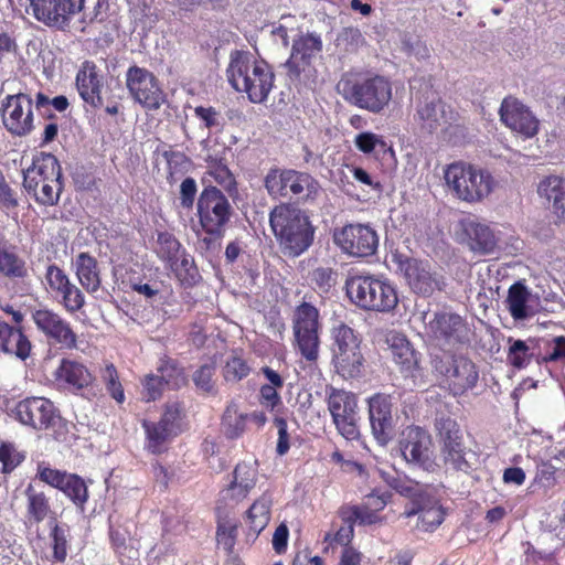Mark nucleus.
Masks as SVG:
<instances>
[{
	"label": "nucleus",
	"mask_w": 565,
	"mask_h": 565,
	"mask_svg": "<svg viewBox=\"0 0 565 565\" xmlns=\"http://www.w3.org/2000/svg\"><path fill=\"white\" fill-rule=\"evenodd\" d=\"M321 35L316 32L298 34L291 45L290 56L286 62L290 77L299 78L312 65L313 60L322 52Z\"/></svg>",
	"instance_id": "obj_23"
},
{
	"label": "nucleus",
	"mask_w": 565,
	"mask_h": 565,
	"mask_svg": "<svg viewBox=\"0 0 565 565\" xmlns=\"http://www.w3.org/2000/svg\"><path fill=\"white\" fill-rule=\"evenodd\" d=\"M250 366L247 361L237 352L227 358L222 369V375L227 383H238L250 374Z\"/></svg>",
	"instance_id": "obj_50"
},
{
	"label": "nucleus",
	"mask_w": 565,
	"mask_h": 565,
	"mask_svg": "<svg viewBox=\"0 0 565 565\" xmlns=\"http://www.w3.org/2000/svg\"><path fill=\"white\" fill-rule=\"evenodd\" d=\"M334 244L350 257L373 256L379 247V235L369 224H347L333 234Z\"/></svg>",
	"instance_id": "obj_16"
},
{
	"label": "nucleus",
	"mask_w": 565,
	"mask_h": 565,
	"mask_svg": "<svg viewBox=\"0 0 565 565\" xmlns=\"http://www.w3.org/2000/svg\"><path fill=\"white\" fill-rule=\"evenodd\" d=\"M161 286L162 282L157 280L152 282H130L131 290L137 292L138 295L143 296L147 301L151 303L158 302L164 305L167 301L162 295Z\"/></svg>",
	"instance_id": "obj_61"
},
{
	"label": "nucleus",
	"mask_w": 565,
	"mask_h": 565,
	"mask_svg": "<svg viewBox=\"0 0 565 565\" xmlns=\"http://www.w3.org/2000/svg\"><path fill=\"white\" fill-rule=\"evenodd\" d=\"M431 437L419 426H407L399 439V449L403 458L423 468H429L431 461Z\"/></svg>",
	"instance_id": "obj_24"
},
{
	"label": "nucleus",
	"mask_w": 565,
	"mask_h": 565,
	"mask_svg": "<svg viewBox=\"0 0 565 565\" xmlns=\"http://www.w3.org/2000/svg\"><path fill=\"white\" fill-rule=\"evenodd\" d=\"M462 230L468 237L472 250L490 254L495 249L497 237L488 224L468 218L462 221Z\"/></svg>",
	"instance_id": "obj_37"
},
{
	"label": "nucleus",
	"mask_w": 565,
	"mask_h": 565,
	"mask_svg": "<svg viewBox=\"0 0 565 565\" xmlns=\"http://www.w3.org/2000/svg\"><path fill=\"white\" fill-rule=\"evenodd\" d=\"M100 379L110 397L115 399L117 404H124L126 399L124 386L120 382L118 371L113 363H107L100 370Z\"/></svg>",
	"instance_id": "obj_54"
},
{
	"label": "nucleus",
	"mask_w": 565,
	"mask_h": 565,
	"mask_svg": "<svg viewBox=\"0 0 565 565\" xmlns=\"http://www.w3.org/2000/svg\"><path fill=\"white\" fill-rule=\"evenodd\" d=\"M392 488L403 497L411 500L407 508H413L419 504L424 498L430 492V487L422 484L411 479H395L392 483Z\"/></svg>",
	"instance_id": "obj_51"
},
{
	"label": "nucleus",
	"mask_w": 565,
	"mask_h": 565,
	"mask_svg": "<svg viewBox=\"0 0 565 565\" xmlns=\"http://www.w3.org/2000/svg\"><path fill=\"white\" fill-rule=\"evenodd\" d=\"M260 373L264 375L266 383H263L259 387L258 403L270 413L278 412L282 407L280 391L285 385V380L269 366L260 367Z\"/></svg>",
	"instance_id": "obj_32"
},
{
	"label": "nucleus",
	"mask_w": 565,
	"mask_h": 565,
	"mask_svg": "<svg viewBox=\"0 0 565 565\" xmlns=\"http://www.w3.org/2000/svg\"><path fill=\"white\" fill-rule=\"evenodd\" d=\"M206 171L202 182L215 183L231 198L238 195L237 181L230 170L226 159L222 154H207L205 158Z\"/></svg>",
	"instance_id": "obj_30"
},
{
	"label": "nucleus",
	"mask_w": 565,
	"mask_h": 565,
	"mask_svg": "<svg viewBox=\"0 0 565 565\" xmlns=\"http://www.w3.org/2000/svg\"><path fill=\"white\" fill-rule=\"evenodd\" d=\"M168 267L185 288L194 287L201 279L194 258L186 249L175 260H172Z\"/></svg>",
	"instance_id": "obj_41"
},
{
	"label": "nucleus",
	"mask_w": 565,
	"mask_h": 565,
	"mask_svg": "<svg viewBox=\"0 0 565 565\" xmlns=\"http://www.w3.org/2000/svg\"><path fill=\"white\" fill-rule=\"evenodd\" d=\"M32 344L20 328L0 321V353L11 354L21 360L29 358Z\"/></svg>",
	"instance_id": "obj_33"
},
{
	"label": "nucleus",
	"mask_w": 565,
	"mask_h": 565,
	"mask_svg": "<svg viewBox=\"0 0 565 565\" xmlns=\"http://www.w3.org/2000/svg\"><path fill=\"white\" fill-rule=\"evenodd\" d=\"M24 495L26 499L25 518L28 522L40 524L44 520L50 519V524H52L53 518H56V515L51 508L50 498L46 493L29 483L24 490Z\"/></svg>",
	"instance_id": "obj_34"
},
{
	"label": "nucleus",
	"mask_w": 565,
	"mask_h": 565,
	"mask_svg": "<svg viewBox=\"0 0 565 565\" xmlns=\"http://www.w3.org/2000/svg\"><path fill=\"white\" fill-rule=\"evenodd\" d=\"M3 127L14 137L29 136L34 129L33 100L30 95L18 93L2 100Z\"/></svg>",
	"instance_id": "obj_17"
},
{
	"label": "nucleus",
	"mask_w": 565,
	"mask_h": 565,
	"mask_svg": "<svg viewBox=\"0 0 565 565\" xmlns=\"http://www.w3.org/2000/svg\"><path fill=\"white\" fill-rule=\"evenodd\" d=\"M14 249L12 245L0 243V274L8 278L23 279L28 276V268Z\"/></svg>",
	"instance_id": "obj_43"
},
{
	"label": "nucleus",
	"mask_w": 565,
	"mask_h": 565,
	"mask_svg": "<svg viewBox=\"0 0 565 565\" xmlns=\"http://www.w3.org/2000/svg\"><path fill=\"white\" fill-rule=\"evenodd\" d=\"M435 428L444 463L456 471H467L470 465L460 425L450 416H440L436 418Z\"/></svg>",
	"instance_id": "obj_14"
},
{
	"label": "nucleus",
	"mask_w": 565,
	"mask_h": 565,
	"mask_svg": "<svg viewBox=\"0 0 565 565\" xmlns=\"http://www.w3.org/2000/svg\"><path fill=\"white\" fill-rule=\"evenodd\" d=\"M264 186L274 199H297L302 204L315 203L322 192L318 180L310 173L294 169H270Z\"/></svg>",
	"instance_id": "obj_7"
},
{
	"label": "nucleus",
	"mask_w": 565,
	"mask_h": 565,
	"mask_svg": "<svg viewBox=\"0 0 565 565\" xmlns=\"http://www.w3.org/2000/svg\"><path fill=\"white\" fill-rule=\"evenodd\" d=\"M386 343L392 359L402 373L414 375L418 369V353L413 348L407 337L397 331H390L386 334Z\"/></svg>",
	"instance_id": "obj_31"
},
{
	"label": "nucleus",
	"mask_w": 565,
	"mask_h": 565,
	"mask_svg": "<svg viewBox=\"0 0 565 565\" xmlns=\"http://www.w3.org/2000/svg\"><path fill=\"white\" fill-rule=\"evenodd\" d=\"M529 289L523 282L516 281L510 286L508 290L507 306L513 319L522 320L529 316Z\"/></svg>",
	"instance_id": "obj_45"
},
{
	"label": "nucleus",
	"mask_w": 565,
	"mask_h": 565,
	"mask_svg": "<svg viewBox=\"0 0 565 565\" xmlns=\"http://www.w3.org/2000/svg\"><path fill=\"white\" fill-rule=\"evenodd\" d=\"M398 267L408 286L415 294L424 297L433 295L438 282L430 271V266L427 262L405 257L404 259H399Z\"/></svg>",
	"instance_id": "obj_29"
},
{
	"label": "nucleus",
	"mask_w": 565,
	"mask_h": 565,
	"mask_svg": "<svg viewBox=\"0 0 565 565\" xmlns=\"http://www.w3.org/2000/svg\"><path fill=\"white\" fill-rule=\"evenodd\" d=\"M354 145L356 149L365 154L371 153L376 148L382 150L387 149V143L382 136H379L371 131H363L355 136Z\"/></svg>",
	"instance_id": "obj_62"
},
{
	"label": "nucleus",
	"mask_w": 565,
	"mask_h": 565,
	"mask_svg": "<svg viewBox=\"0 0 565 565\" xmlns=\"http://www.w3.org/2000/svg\"><path fill=\"white\" fill-rule=\"evenodd\" d=\"M71 279L63 268L55 263H49L44 271V284L46 290L52 295L62 288Z\"/></svg>",
	"instance_id": "obj_60"
},
{
	"label": "nucleus",
	"mask_w": 565,
	"mask_h": 565,
	"mask_svg": "<svg viewBox=\"0 0 565 565\" xmlns=\"http://www.w3.org/2000/svg\"><path fill=\"white\" fill-rule=\"evenodd\" d=\"M338 86L348 103L372 114L382 113L393 95L391 81L371 72L345 73Z\"/></svg>",
	"instance_id": "obj_4"
},
{
	"label": "nucleus",
	"mask_w": 565,
	"mask_h": 565,
	"mask_svg": "<svg viewBox=\"0 0 565 565\" xmlns=\"http://www.w3.org/2000/svg\"><path fill=\"white\" fill-rule=\"evenodd\" d=\"M23 186L39 205H56L64 189L57 158L46 152L34 156L32 164L23 169Z\"/></svg>",
	"instance_id": "obj_5"
},
{
	"label": "nucleus",
	"mask_w": 565,
	"mask_h": 565,
	"mask_svg": "<svg viewBox=\"0 0 565 565\" xmlns=\"http://www.w3.org/2000/svg\"><path fill=\"white\" fill-rule=\"evenodd\" d=\"M539 192L553 202L554 213L565 222V180L555 175L547 177L540 183Z\"/></svg>",
	"instance_id": "obj_39"
},
{
	"label": "nucleus",
	"mask_w": 565,
	"mask_h": 565,
	"mask_svg": "<svg viewBox=\"0 0 565 565\" xmlns=\"http://www.w3.org/2000/svg\"><path fill=\"white\" fill-rule=\"evenodd\" d=\"M256 481L257 469L247 462H238L233 471V480L226 488L227 497L235 502L245 500Z\"/></svg>",
	"instance_id": "obj_36"
},
{
	"label": "nucleus",
	"mask_w": 565,
	"mask_h": 565,
	"mask_svg": "<svg viewBox=\"0 0 565 565\" xmlns=\"http://www.w3.org/2000/svg\"><path fill=\"white\" fill-rule=\"evenodd\" d=\"M14 415L21 424L45 430L55 425L58 411L49 398L32 396L15 405Z\"/></svg>",
	"instance_id": "obj_22"
},
{
	"label": "nucleus",
	"mask_w": 565,
	"mask_h": 565,
	"mask_svg": "<svg viewBox=\"0 0 565 565\" xmlns=\"http://www.w3.org/2000/svg\"><path fill=\"white\" fill-rule=\"evenodd\" d=\"M327 406L338 433L347 440H358L360 415L358 395L343 388L327 387Z\"/></svg>",
	"instance_id": "obj_12"
},
{
	"label": "nucleus",
	"mask_w": 565,
	"mask_h": 565,
	"mask_svg": "<svg viewBox=\"0 0 565 565\" xmlns=\"http://www.w3.org/2000/svg\"><path fill=\"white\" fill-rule=\"evenodd\" d=\"M427 332L448 345H462L470 342L471 329L462 316L443 309L435 311L426 322Z\"/></svg>",
	"instance_id": "obj_18"
},
{
	"label": "nucleus",
	"mask_w": 565,
	"mask_h": 565,
	"mask_svg": "<svg viewBox=\"0 0 565 565\" xmlns=\"http://www.w3.org/2000/svg\"><path fill=\"white\" fill-rule=\"evenodd\" d=\"M125 84L131 99L148 111H157L168 102L159 78L146 67L129 66Z\"/></svg>",
	"instance_id": "obj_13"
},
{
	"label": "nucleus",
	"mask_w": 565,
	"mask_h": 565,
	"mask_svg": "<svg viewBox=\"0 0 565 565\" xmlns=\"http://www.w3.org/2000/svg\"><path fill=\"white\" fill-rule=\"evenodd\" d=\"M444 180L456 199L470 204L484 201L495 188V180L487 169L462 160L445 167Z\"/></svg>",
	"instance_id": "obj_6"
},
{
	"label": "nucleus",
	"mask_w": 565,
	"mask_h": 565,
	"mask_svg": "<svg viewBox=\"0 0 565 565\" xmlns=\"http://www.w3.org/2000/svg\"><path fill=\"white\" fill-rule=\"evenodd\" d=\"M271 499L267 494L256 499L246 511V522L256 534H259L270 521Z\"/></svg>",
	"instance_id": "obj_44"
},
{
	"label": "nucleus",
	"mask_w": 565,
	"mask_h": 565,
	"mask_svg": "<svg viewBox=\"0 0 565 565\" xmlns=\"http://www.w3.org/2000/svg\"><path fill=\"white\" fill-rule=\"evenodd\" d=\"M226 76L230 85L236 92L245 93L253 104L265 103L275 86L271 66L244 51L231 53Z\"/></svg>",
	"instance_id": "obj_2"
},
{
	"label": "nucleus",
	"mask_w": 565,
	"mask_h": 565,
	"mask_svg": "<svg viewBox=\"0 0 565 565\" xmlns=\"http://www.w3.org/2000/svg\"><path fill=\"white\" fill-rule=\"evenodd\" d=\"M404 513L408 518L419 514V525L426 532L434 531L445 519V511L431 492L419 504L406 508Z\"/></svg>",
	"instance_id": "obj_35"
},
{
	"label": "nucleus",
	"mask_w": 565,
	"mask_h": 565,
	"mask_svg": "<svg viewBox=\"0 0 565 565\" xmlns=\"http://www.w3.org/2000/svg\"><path fill=\"white\" fill-rule=\"evenodd\" d=\"M180 241L175 235L168 231H160L157 233V241L154 245V253L160 260L168 266L172 260H175L183 252Z\"/></svg>",
	"instance_id": "obj_46"
},
{
	"label": "nucleus",
	"mask_w": 565,
	"mask_h": 565,
	"mask_svg": "<svg viewBox=\"0 0 565 565\" xmlns=\"http://www.w3.org/2000/svg\"><path fill=\"white\" fill-rule=\"evenodd\" d=\"M75 274L81 286L89 294L96 292L102 285L98 263L88 253L82 252L75 259Z\"/></svg>",
	"instance_id": "obj_38"
},
{
	"label": "nucleus",
	"mask_w": 565,
	"mask_h": 565,
	"mask_svg": "<svg viewBox=\"0 0 565 565\" xmlns=\"http://www.w3.org/2000/svg\"><path fill=\"white\" fill-rule=\"evenodd\" d=\"M25 460V454L19 451L14 444L0 443V472L9 475Z\"/></svg>",
	"instance_id": "obj_57"
},
{
	"label": "nucleus",
	"mask_w": 565,
	"mask_h": 565,
	"mask_svg": "<svg viewBox=\"0 0 565 565\" xmlns=\"http://www.w3.org/2000/svg\"><path fill=\"white\" fill-rule=\"evenodd\" d=\"M53 296L68 313L81 311L86 302L83 291L71 280L55 291Z\"/></svg>",
	"instance_id": "obj_49"
},
{
	"label": "nucleus",
	"mask_w": 565,
	"mask_h": 565,
	"mask_svg": "<svg viewBox=\"0 0 565 565\" xmlns=\"http://www.w3.org/2000/svg\"><path fill=\"white\" fill-rule=\"evenodd\" d=\"M32 321L49 343L58 344L66 350L77 349L78 337L76 332L71 323L53 309H35L32 312Z\"/></svg>",
	"instance_id": "obj_20"
},
{
	"label": "nucleus",
	"mask_w": 565,
	"mask_h": 565,
	"mask_svg": "<svg viewBox=\"0 0 565 565\" xmlns=\"http://www.w3.org/2000/svg\"><path fill=\"white\" fill-rule=\"evenodd\" d=\"M342 521L353 522L359 525H373L382 523L384 518L377 512L367 509L363 503L355 505H342L339 510Z\"/></svg>",
	"instance_id": "obj_48"
},
{
	"label": "nucleus",
	"mask_w": 565,
	"mask_h": 565,
	"mask_svg": "<svg viewBox=\"0 0 565 565\" xmlns=\"http://www.w3.org/2000/svg\"><path fill=\"white\" fill-rule=\"evenodd\" d=\"M142 427L146 433L147 449L154 455L164 452L167 443L177 437V435L164 427L160 422L145 419Z\"/></svg>",
	"instance_id": "obj_42"
},
{
	"label": "nucleus",
	"mask_w": 565,
	"mask_h": 565,
	"mask_svg": "<svg viewBox=\"0 0 565 565\" xmlns=\"http://www.w3.org/2000/svg\"><path fill=\"white\" fill-rule=\"evenodd\" d=\"M194 116L203 122L205 128L210 130H222L225 125V120L221 113L212 106H196L194 108Z\"/></svg>",
	"instance_id": "obj_63"
},
{
	"label": "nucleus",
	"mask_w": 565,
	"mask_h": 565,
	"mask_svg": "<svg viewBox=\"0 0 565 565\" xmlns=\"http://www.w3.org/2000/svg\"><path fill=\"white\" fill-rule=\"evenodd\" d=\"M507 360L511 366L518 370L525 369L532 360L530 348L523 340H515L509 347Z\"/></svg>",
	"instance_id": "obj_58"
},
{
	"label": "nucleus",
	"mask_w": 565,
	"mask_h": 565,
	"mask_svg": "<svg viewBox=\"0 0 565 565\" xmlns=\"http://www.w3.org/2000/svg\"><path fill=\"white\" fill-rule=\"evenodd\" d=\"M369 418L374 438L386 445L393 436V402L388 394L376 393L367 398Z\"/></svg>",
	"instance_id": "obj_27"
},
{
	"label": "nucleus",
	"mask_w": 565,
	"mask_h": 565,
	"mask_svg": "<svg viewBox=\"0 0 565 565\" xmlns=\"http://www.w3.org/2000/svg\"><path fill=\"white\" fill-rule=\"evenodd\" d=\"M50 526L52 557L57 563H64L68 550V527L66 525H60L56 518H53V523L50 524Z\"/></svg>",
	"instance_id": "obj_52"
},
{
	"label": "nucleus",
	"mask_w": 565,
	"mask_h": 565,
	"mask_svg": "<svg viewBox=\"0 0 565 565\" xmlns=\"http://www.w3.org/2000/svg\"><path fill=\"white\" fill-rule=\"evenodd\" d=\"M35 478L45 484L60 490L77 508L84 510V507L88 501V488L81 476L52 468L46 462L42 461L38 463Z\"/></svg>",
	"instance_id": "obj_19"
},
{
	"label": "nucleus",
	"mask_w": 565,
	"mask_h": 565,
	"mask_svg": "<svg viewBox=\"0 0 565 565\" xmlns=\"http://www.w3.org/2000/svg\"><path fill=\"white\" fill-rule=\"evenodd\" d=\"M167 164L166 180L170 185L175 184L192 168L193 161L184 152L173 150L171 147L161 152Z\"/></svg>",
	"instance_id": "obj_40"
},
{
	"label": "nucleus",
	"mask_w": 565,
	"mask_h": 565,
	"mask_svg": "<svg viewBox=\"0 0 565 565\" xmlns=\"http://www.w3.org/2000/svg\"><path fill=\"white\" fill-rule=\"evenodd\" d=\"M33 18L50 28L68 26L72 18L84 9L85 0H28Z\"/></svg>",
	"instance_id": "obj_21"
},
{
	"label": "nucleus",
	"mask_w": 565,
	"mask_h": 565,
	"mask_svg": "<svg viewBox=\"0 0 565 565\" xmlns=\"http://www.w3.org/2000/svg\"><path fill=\"white\" fill-rule=\"evenodd\" d=\"M185 412L182 403L172 402L163 406V412L158 422L169 428L174 435L179 436L183 431V419Z\"/></svg>",
	"instance_id": "obj_55"
},
{
	"label": "nucleus",
	"mask_w": 565,
	"mask_h": 565,
	"mask_svg": "<svg viewBox=\"0 0 565 565\" xmlns=\"http://www.w3.org/2000/svg\"><path fill=\"white\" fill-rule=\"evenodd\" d=\"M444 103L441 98L436 97L417 107V116L424 127L429 130L439 126L440 119L444 118Z\"/></svg>",
	"instance_id": "obj_53"
},
{
	"label": "nucleus",
	"mask_w": 565,
	"mask_h": 565,
	"mask_svg": "<svg viewBox=\"0 0 565 565\" xmlns=\"http://www.w3.org/2000/svg\"><path fill=\"white\" fill-rule=\"evenodd\" d=\"M332 364L343 379H355L362 373L364 356L362 354V335L344 322L331 329Z\"/></svg>",
	"instance_id": "obj_8"
},
{
	"label": "nucleus",
	"mask_w": 565,
	"mask_h": 565,
	"mask_svg": "<svg viewBox=\"0 0 565 565\" xmlns=\"http://www.w3.org/2000/svg\"><path fill=\"white\" fill-rule=\"evenodd\" d=\"M349 301L365 312L393 313L398 306V290L384 275L356 273L349 275L344 282Z\"/></svg>",
	"instance_id": "obj_1"
},
{
	"label": "nucleus",
	"mask_w": 565,
	"mask_h": 565,
	"mask_svg": "<svg viewBox=\"0 0 565 565\" xmlns=\"http://www.w3.org/2000/svg\"><path fill=\"white\" fill-rule=\"evenodd\" d=\"M53 376L60 387L73 394L81 395L89 401L100 396L96 376L87 365L77 360L63 358Z\"/></svg>",
	"instance_id": "obj_15"
},
{
	"label": "nucleus",
	"mask_w": 565,
	"mask_h": 565,
	"mask_svg": "<svg viewBox=\"0 0 565 565\" xmlns=\"http://www.w3.org/2000/svg\"><path fill=\"white\" fill-rule=\"evenodd\" d=\"M215 371V362H210L201 365L198 370L193 372L192 381L198 391L206 395H213L216 393L214 380Z\"/></svg>",
	"instance_id": "obj_56"
},
{
	"label": "nucleus",
	"mask_w": 565,
	"mask_h": 565,
	"mask_svg": "<svg viewBox=\"0 0 565 565\" xmlns=\"http://www.w3.org/2000/svg\"><path fill=\"white\" fill-rule=\"evenodd\" d=\"M322 324L320 313L310 302H301L292 317L294 348L308 363H316L320 352Z\"/></svg>",
	"instance_id": "obj_9"
},
{
	"label": "nucleus",
	"mask_w": 565,
	"mask_h": 565,
	"mask_svg": "<svg viewBox=\"0 0 565 565\" xmlns=\"http://www.w3.org/2000/svg\"><path fill=\"white\" fill-rule=\"evenodd\" d=\"M433 367L441 376L443 386L454 396H462L473 390L479 381L476 363L462 354L436 356Z\"/></svg>",
	"instance_id": "obj_10"
},
{
	"label": "nucleus",
	"mask_w": 565,
	"mask_h": 565,
	"mask_svg": "<svg viewBox=\"0 0 565 565\" xmlns=\"http://www.w3.org/2000/svg\"><path fill=\"white\" fill-rule=\"evenodd\" d=\"M269 225L282 250L289 257H298L312 245L316 228L309 216L290 203H280L269 213Z\"/></svg>",
	"instance_id": "obj_3"
},
{
	"label": "nucleus",
	"mask_w": 565,
	"mask_h": 565,
	"mask_svg": "<svg viewBox=\"0 0 565 565\" xmlns=\"http://www.w3.org/2000/svg\"><path fill=\"white\" fill-rule=\"evenodd\" d=\"M75 86L79 97L94 108L104 105L102 90L104 87V75L94 61H84L75 76Z\"/></svg>",
	"instance_id": "obj_28"
},
{
	"label": "nucleus",
	"mask_w": 565,
	"mask_h": 565,
	"mask_svg": "<svg viewBox=\"0 0 565 565\" xmlns=\"http://www.w3.org/2000/svg\"><path fill=\"white\" fill-rule=\"evenodd\" d=\"M237 523L232 522H217L216 526V542L227 553L232 554L236 544L237 537Z\"/></svg>",
	"instance_id": "obj_59"
},
{
	"label": "nucleus",
	"mask_w": 565,
	"mask_h": 565,
	"mask_svg": "<svg viewBox=\"0 0 565 565\" xmlns=\"http://www.w3.org/2000/svg\"><path fill=\"white\" fill-rule=\"evenodd\" d=\"M196 213L202 230L207 235L222 238L233 209L224 192L214 184L204 185L196 202Z\"/></svg>",
	"instance_id": "obj_11"
},
{
	"label": "nucleus",
	"mask_w": 565,
	"mask_h": 565,
	"mask_svg": "<svg viewBox=\"0 0 565 565\" xmlns=\"http://www.w3.org/2000/svg\"><path fill=\"white\" fill-rule=\"evenodd\" d=\"M338 274L331 267H317L311 273L312 284L321 291L329 292L337 284Z\"/></svg>",
	"instance_id": "obj_64"
},
{
	"label": "nucleus",
	"mask_w": 565,
	"mask_h": 565,
	"mask_svg": "<svg viewBox=\"0 0 565 565\" xmlns=\"http://www.w3.org/2000/svg\"><path fill=\"white\" fill-rule=\"evenodd\" d=\"M267 422L264 411L245 413L241 411L237 402L230 401L221 416V429L227 439L235 440L246 433L249 423L262 429Z\"/></svg>",
	"instance_id": "obj_26"
},
{
	"label": "nucleus",
	"mask_w": 565,
	"mask_h": 565,
	"mask_svg": "<svg viewBox=\"0 0 565 565\" xmlns=\"http://www.w3.org/2000/svg\"><path fill=\"white\" fill-rule=\"evenodd\" d=\"M157 373L166 386L171 390H179L186 382L183 367L168 355L160 358Z\"/></svg>",
	"instance_id": "obj_47"
},
{
	"label": "nucleus",
	"mask_w": 565,
	"mask_h": 565,
	"mask_svg": "<svg viewBox=\"0 0 565 565\" xmlns=\"http://www.w3.org/2000/svg\"><path fill=\"white\" fill-rule=\"evenodd\" d=\"M499 114L501 121L508 128L526 139L534 137L539 132V119L529 107L515 97H505L501 103Z\"/></svg>",
	"instance_id": "obj_25"
}]
</instances>
